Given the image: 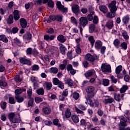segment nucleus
<instances>
[{
    "mask_svg": "<svg viewBox=\"0 0 130 130\" xmlns=\"http://www.w3.org/2000/svg\"><path fill=\"white\" fill-rule=\"evenodd\" d=\"M109 8L110 12L107 13L106 17L110 18V19H113L116 16V11H117V7H116V1H112L109 4Z\"/></svg>",
    "mask_w": 130,
    "mask_h": 130,
    "instance_id": "f257e3e1",
    "label": "nucleus"
},
{
    "mask_svg": "<svg viewBox=\"0 0 130 130\" xmlns=\"http://www.w3.org/2000/svg\"><path fill=\"white\" fill-rule=\"evenodd\" d=\"M98 58H99V57L97 56L95 54L92 55L90 53H87L85 55V59L86 60L88 61L84 60L82 62L83 67L85 69H87V68H88V66L89 65V63H91V64L94 65V62H95V60L98 59ZM88 61L89 62H88Z\"/></svg>",
    "mask_w": 130,
    "mask_h": 130,
    "instance_id": "f03ea898",
    "label": "nucleus"
},
{
    "mask_svg": "<svg viewBox=\"0 0 130 130\" xmlns=\"http://www.w3.org/2000/svg\"><path fill=\"white\" fill-rule=\"evenodd\" d=\"M85 91L87 95V98H89V99H90L93 98V97L95 96V87H94V86H87L85 88Z\"/></svg>",
    "mask_w": 130,
    "mask_h": 130,
    "instance_id": "7ed1b4c3",
    "label": "nucleus"
},
{
    "mask_svg": "<svg viewBox=\"0 0 130 130\" xmlns=\"http://www.w3.org/2000/svg\"><path fill=\"white\" fill-rule=\"evenodd\" d=\"M86 101L88 102V104L90 105V107L97 108L99 107V101L98 100H94L93 102L91 99L86 98Z\"/></svg>",
    "mask_w": 130,
    "mask_h": 130,
    "instance_id": "20e7f679",
    "label": "nucleus"
},
{
    "mask_svg": "<svg viewBox=\"0 0 130 130\" xmlns=\"http://www.w3.org/2000/svg\"><path fill=\"white\" fill-rule=\"evenodd\" d=\"M114 99L117 102H120L121 100H124V93H119L116 92V91L113 93Z\"/></svg>",
    "mask_w": 130,
    "mask_h": 130,
    "instance_id": "39448f33",
    "label": "nucleus"
},
{
    "mask_svg": "<svg viewBox=\"0 0 130 130\" xmlns=\"http://www.w3.org/2000/svg\"><path fill=\"white\" fill-rule=\"evenodd\" d=\"M62 18L63 17L60 15H51L49 17V19L51 20V21H53V22L57 21V22H58L59 23L62 21Z\"/></svg>",
    "mask_w": 130,
    "mask_h": 130,
    "instance_id": "423d86ee",
    "label": "nucleus"
},
{
    "mask_svg": "<svg viewBox=\"0 0 130 130\" xmlns=\"http://www.w3.org/2000/svg\"><path fill=\"white\" fill-rule=\"evenodd\" d=\"M101 70L103 73H111V66L103 63L101 65Z\"/></svg>",
    "mask_w": 130,
    "mask_h": 130,
    "instance_id": "0eeeda50",
    "label": "nucleus"
},
{
    "mask_svg": "<svg viewBox=\"0 0 130 130\" xmlns=\"http://www.w3.org/2000/svg\"><path fill=\"white\" fill-rule=\"evenodd\" d=\"M56 7L59 11L62 12L63 13H68V8L64 7V6L62 5L60 1L56 2Z\"/></svg>",
    "mask_w": 130,
    "mask_h": 130,
    "instance_id": "6e6552de",
    "label": "nucleus"
},
{
    "mask_svg": "<svg viewBox=\"0 0 130 130\" xmlns=\"http://www.w3.org/2000/svg\"><path fill=\"white\" fill-rule=\"evenodd\" d=\"M79 22L83 28H85V27H86V26H87L89 23L88 18L86 17H80L79 19Z\"/></svg>",
    "mask_w": 130,
    "mask_h": 130,
    "instance_id": "1a4fd4ad",
    "label": "nucleus"
},
{
    "mask_svg": "<svg viewBox=\"0 0 130 130\" xmlns=\"http://www.w3.org/2000/svg\"><path fill=\"white\" fill-rule=\"evenodd\" d=\"M19 61L22 64H26V66H32V62L31 60L28 59H26L24 57H20L19 58Z\"/></svg>",
    "mask_w": 130,
    "mask_h": 130,
    "instance_id": "9d476101",
    "label": "nucleus"
},
{
    "mask_svg": "<svg viewBox=\"0 0 130 130\" xmlns=\"http://www.w3.org/2000/svg\"><path fill=\"white\" fill-rule=\"evenodd\" d=\"M119 119H120V121L119 123V126H126L127 119H126L123 116H120Z\"/></svg>",
    "mask_w": 130,
    "mask_h": 130,
    "instance_id": "9b49d317",
    "label": "nucleus"
},
{
    "mask_svg": "<svg viewBox=\"0 0 130 130\" xmlns=\"http://www.w3.org/2000/svg\"><path fill=\"white\" fill-rule=\"evenodd\" d=\"M129 16L126 15L122 18V26H127L128 23H129Z\"/></svg>",
    "mask_w": 130,
    "mask_h": 130,
    "instance_id": "f8f14e48",
    "label": "nucleus"
},
{
    "mask_svg": "<svg viewBox=\"0 0 130 130\" xmlns=\"http://www.w3.org/2000/svg\"><path fill=\"white\" fill-rule=\"evenodd\" d=\"M19 22L20 23V26L21 28H22L23 29H26V28L27 27V25H28L27 20H26L25 18H22L20 19Z\"/></svg>",
    "mask_w": 130,
    "mask_h": 130,
    "instance_id": "ddd939ff",
    "label": "nucleus"
},
{
    "mask_svg": "<svg viewBox=\"0 0 130 130\" xmlns=\"http://www.w3.org/2000/svg\"><path fill=\"white\" fill-rule=\"evenodd\" d=\"M72 112H71V109L68 108H67L66 110L65 111V116H63L62 117V118L64 119V118H70L71 117H72Z\"/></svg>",
    "mask_w": 130,
    "mask_h": 130,
    "instance_id": "4468645a",
    "label": "nucleus"
},
{
    "mask_svg": "<svg viewBox=\"0 0 130 130\" xmlns=\"http://www.w3.org/2000/svg\"><path fill=\"white\" fill-rule=\"evenodd\" d=\"M102 45H103V43L101 40H97L95 42L94 47L96 50H100Z\"/></svg>",
    "mask_w": 130,
    "mask_h": 130,
    "instance_id": "2eb2a0df",
    "label": "nucleus"
},
{
    "mask_svg": "<svg viewBox=\"0 0 130 130\" xmlns=\"http://www.w3.org/2000/svg\"><path fill=\"white\" fill-rule=\"evenodd\" d=\"M72 11L74 14L77 15V14H79V5L77 4H74L72 7Z\"/></svg>",
    "mask_w": 130,
    "mask_h": 130,
    "instance_id": "dca6fc26",
    "label": "nucleus"
},
{
    "mask_svg": "<svg viewBox=\"0 0 130 130\" xmlns=\"http://www.w3.org/2000/svg\"><path fill=\"white\" fill-rule=\"evenodd\" d=\"M6 22L8 25H12L14 23V16L12 14H10L8 18L6 19Z\"/></svg>",
    "mask_w": 130,
    "mask_h": 130,
    "instance_id": "f3484780",
    "label": "nucleus"
},
{
    "mask_svg": "<svg viewBox=\"0 0 130 130\" xmlns=\"http://www.w3.org/2000/svg\"><path fill=\"white\" fill-rule=\"evenodd\" d=\"M0 86L3 87H7L8 86V83L6 82V77L4 76H1L0 79Z\"/></svg>",
    "mask_w": 130,
    "mask_h": 130,
    "instance_id": "a211bd4d",
    "label": "nucleus"
},
{
    "mask_svg": "<svg viewBox=\"0 0 130 130\" xmlns=\"http://www.w3.org/2000/svg\"><path fill=\"white\" fill-rule=\"evenodd\" d=\"M42 111L44 114L46 115H48L51 113V109H50L48 107H44L42 109Z\"/></svg>",
    "mask_w": 130,
    "mask_h": 130,
    "instance_id": "6ab92c4d",
    "label": "nucleus"
},
{
    "mask_svg": "<svg viewBox=\"0 0 130 130\" xmlns=\"http://www.w3.org/2000/svg\"><path fill=\"white\" fill-rule=\"evenodd\" d=\"M57 40L61 43H64L67 41V39L64 38V36L62 35H59L57 37Z\"/></svg>",
    "mask_w": 130,
    "mask_h": 130,
    "instance_id": "aec40b11",
    "label": "nucleus"
},
{
    "mask_svg": "<svg viewBox=\"0 0 130 130\" xmlns=\"http://www.w3.org/2000/svg\"><path fill=\"white\" fill-rule=\"evenodd\" d=\"M64 82L66 85H68L71 87L74 85V81L71 78H65Z\"/></svg>",
    "mask_w": 130,
    "mask_h": 130,
    "instance_id": "412c9836",
    "label": "nucleus"
},
{
    "mask_svg": "<svg viewBox=\"0 0 130 130\" xmlns=\"http://www.w3.org/2000/svg\"><path fill=\"white\" fill-rule=\"evenodd\" d=\"M71 118L72 119V121L75 123V124L79 123L80 119H79V117H78L77 115H72L71 116Z\"/></svg>",
    "mask_w": 130,
    "mask_h": 130,
    "instance_id": "4be33fe9",
    "label": "nucleus"
},
{
    "mask_svg": "<svg viewBox=\"0 0 130 130\" xmlns=\"http://www.w3.org/2000/svg\"><path fill=\"white\" fill-rule=\"evenodd\" d=\"M95 29H96V25H95V24H90L88 28L89 33H90V34L94 33V31H95Z\"/></svg>",
    "mask_w": 130,
    "mask_h": 130,
    "instance_id": "5701e85b",
    "label": "nucleus"
},
{
    "mask_svg": "<svg viewBox=\"0 0 130 130\" xmlns=\"http://www.w3.org/2000/svg\"><path fill=\"white\" fill-rule=\"evenodd\" d=\"M53 124L57 126V127H61V124L59 123V120L57 118L54 119L52 121Z\"/></svg>",
    "mask_w": 130,
    "mask_h": 130,
    "instance_id": "b1692460",
    "label": "nucleus"
},
{
    "mask_svg": "<svg viewBox=\"0 0 130 130\" xmlns=\"http://www.w3.org/2000/svg\"><path fill=\"white\" fill-rule=\"evenodd\" d=\"M45 85L46 86V89L47 91L51 90V88H52V84H51V82L46 81L45 82Z\"/></svg>",
    "mask_w": 130,
    "mask_h": 130,
    "instance_id": "393cba45",
    "label": "nucleus"
},
{
    "mask_svg": "<svg viewBox=\"0 0 130 130\" xmlns=\"http://www.w3.org/2000/svg\"><path fill=\"white\" fill-rule=\"evenodd\" d=\"M106 27H107V28L110 30H111V29L113 28V20L107 22L106 24Z\"/></svg>",
    "mask_w": 130,
    "mask_h": 130,
    "instance_id": "a878e982",
    "label": "nucleus"
},
{
    "mask_svg": "<svg viewBox=\"0 0 130 130\" xmlns=\"http://www.w3.org/2000/svg\"><path fill=\"white\" fill-rule=\"evenodd\" d=\"M88 41L90 42V44L91 45V48H93L94 47V44H95V39H94V36H90L88 38Z\"/></svg>",
    "mask_w": 130,
    "mask_h": 130,
    "instance_id": "bb28decb",
    "label": "nucleus"
},
{
    "mask_svg": "<svg viewBox=\"0 0 130 130\" xmlns=\"http://www.w3.org/2000/svg\"><path fill=\"white\" fill-rule=\"evenodd\" d=\"M99 10L101 12H102L103 14H106V13H107V7L105 5L100 6Z\"/></svg>",
    "mask_w": 130,
    "mask_h": 130,
    "instance_id": "cd10ccee",
    "label": "nucleus"
},
{
    "mask_svg": "<svg viewBox=\"0 0 130 130\" xmlns=\"http://www.w3.org/2000/svg\"><path fill=\"white\" fill-rule=\"evenodd\" d=\"M0 41H3L4 43H8L9 40L5 35H0Z\"/></svg>",
    "mask_w": 130,
    "mask_h": 130,
    "instance_id": "c85d7f7f",
    "label": "nucleus"
},
{
    "mask_svg": "<svg viewBox=\"0 0 130 130\" xmlns=\"http://www.w3.org/2000/svg\"><path fill=\"white\" fill-rule=\"evenodd\" d=\"M113 45L115 46V48H119V45H120V41L117 39H115L113 41Z\"/></svg>",
    "mask_w": 130,
    "mask_h": 130,
    "instance_id": "c756f323",
    "label": "nucleus"
},
{
    "mask_svg": "<svg viewBox=\"0 0 130 130\" xmlns=\"http://www.w3.org/2000/svg\"><path fill=\"white\" fill-rule=\"evenodd\" d=\"M15 99L16 100L18 103H22V102H23L24 100H25L24 98L20 95H16L15 96Z\"/></svg>",
    "mask_w": 130,
    "mask_h": 130,
    "instance_id": "7c9ffc66",
    "label": "nucleus"
},
{
    "mask_svg": "<svg viewBox=\"0 0 130 130\" xmlns=\"http://www.w3.org/2000/svg\"><path fill=\"white\" fill-rule=\"evenodd\" d=\"M127 90H128V86H127V85H124L120 89V93H121V94H123V93H125Z\"/></svg>",
    "mask_w": 130,
    "mask_h": 130,
    "instance_id": "2f4dec72",
    "label": "nucleus"
},
{
    "mask_svg": "<svg viewBox=\"0 0 130 130\" xmlns=\"http://www.w3.org/2000/svg\"><path fill=\"white\" fill-rule=\"evenodd\" d=\"M19 117L17 118L16 117H14V118L13 120H12V121L11 122V124L12 123H20L22 121V120H21V117H20V114L18 115Z\"/></svg>",
    "mask_w": 130,
    "mask_h": 130,
    "instance_id": "473e14b6",
    "label": "nucleus"
},
{
    "mask_svg": "<svg viewBox=\"0 0 130 130\" xmlns=\"http://www.w3.org/2000/svg\"><path fill=\"white\" fill-rule=\"evenodd\" d=\"M23 38L25 40H31L32 39V35L30 32H27L24 35Z\"/></svg>",
    "mask_w": 130,
    "mask_h": 130,
    "instance_id": "72a5a7b5",
    "label": "nucleus"
},
{
    "mask_svg": "<svg viewBox=\"0 0 130 130\" xmlns=\"http://www.w3.org/2000/svg\"><path fill=\"white\" fill-rule=\"evenodd\" d=\"M60 45L61 46H60V51L61 54L64 55V54H66V50H67V48H66V47L62 44H61Z\"/></svg>",
    "mask_w": 130,
    "mask_h": 130,
    "instance_id": "f704fd0d",
    "label": "nucleus"
},
{
    "mask_svg": "<svg viewBox=\"0 0 130 130\" xmlns=\"http://www.w3.org/2000/svg\"><path fill=\"white\" fill-rule=\"evenodd\" d=\"M122 36L125 40H128V39H129V36H128L127 32L125 30H122Z\"/></svg>",
    "mask_w": 130,
    "mask_h": 130,
    "instance_id": "c9c22d12",
    "label": "nucleus"
},
{
    "mask_svg": "<svg viewBox=\"0 0 130 130\" xmlns=\"http://www.w3.org/2000/svg\"><path fill=\"white\" fill-rule=\"evenodd\" d=\"M15 115H16V114L14 112H11L8 115V118L11 123L13 120L14 118H15Z\"/></svg>",
    "mask_w": 130,
    "mask_h": 130,
    "instance_id": "e433bc0d",
    "label": "nucleus"
},
{
    "mask_svg": "<svg viewBox=\"0 0 130 130\" xmlns=\"http://www.w3.org/2000/svg\"><path fill=\"white\" fill-rule=\"evenodd\" d=\"M29 101L28 102V107H31L34 105V99L32 98H28Z\"/></svg>",
    "mask_w": 130,
    "mask_h": 130,
    "instance_id": "4c0bfd02",
    "label": "nucleus"
},
{
    "mask_svg": "<svg viewBox=\"0 0 130 130\" xmlns=\"http://www.w3.org/2000/svg\"><path fill=\"white\" fill-rule=\"evenodd\" d=\"M36 92L38 95H44V89L43 88H39L37 89Z\"/></svg>",
    "mask_w": 130,
    "mask_h": 130,
    "instance_id": "58836bf2",
    "label": "nucleus"
},
{
    "mask_svg": "<svg viewBox=\"0 0 130 130\" xmlns=\"http://www.w3.org/2000/svg\"><path fill=\"white\" fill-rule=\"evenodd\" d=\"M113 102H115V101H114V99H113V98H112L110 99H105L104 100V103L106 104H108V103H109L110 104H111V103H113Z\"/></svg>",
    "mask_w": 130,
    "mask_h": 130,
    "instance_id": "ea45409f",
    "label": "nucleus"
},
{
    "mask_svg": "<svg viewBox=\"0 0 130 130\" xmlns=\"http://www.w3.org/2000/svg\"><path fill=\"white\" fill-rule=\"evenodd\" d=\"M120 46L121 47V49H124V50H126V49H127V43L125 42L121 43Z\"/></svg>",
    "mask_w": 130,
    "mask_h": 130,
    "instance_id": "a19ab883",
    "label": "nucleus"
},
{
    "mask_svg": "<svg viewBox=\"0 0 130 130\" xmlns=\"http://www.w3.org/2000/svg\"><path fill=\"white\" fill-rule=\"evenodd\" d=\"M47 6L49 8L53 9L54 8V2L52 0H49V2L47 3Z\"/></svg>",
    "mask_w": 130,
    "mask_h": 130,
    "instance_id": "79ce46f5",
    "label": "nucleus"
},
{
    "mask_svg": "<svg viewBox=\"0 0 130 130\" xmlns=\"http://www.w3.org/2000/svg\"><path fill=\"white\" fill-rule=\"evenodd\" d=\"M0 107L4 111L6 110L7 109V102H3L2 104L0 103Z\"/></svg>",
    "mask_w": 130,
    "mask_h": 130,
    "instance_id": "37998d69",
    "label": "nucleus"
},
{
    "mask_svg": "<svg viewBox=\"0 0 130 130\" xmlns=\"http://www.w3.org/2000/svg\"><path fill=\"white\" fill-rule=\"evenodd\" d=\"M14 42L15 44H16V45H18V46H20V45H21L22 43L21 41L19 39H18V38H14Z\"/></svg>",
    "mask_w": 130,
    "mask_h": 130,
    "instance_id": "c03bdc74",
    "label": "nucleus"
},
{
    "mask_svg": "<svg viewBox=\"0 0 130 130\" xmlns=\"http://www.w3.org/2000/svg\"><path fill=\"white\" fill-rule=\"evenodd\" d=\"M122 71V66L121 65L118 66L115 70L116 74H119Z\"/></svg>",
    "mask_w": 130,
    "mask_h": 130,
    "instance_id": "a18cd8bd",
    "label": "nucleus"
},
{
    "mask_svg": "<svg viewBox=\"0 0 130 130\" xmlns=\"http://www.w3.org/2000/svg\"><path fill=\"white\" fill-rule=\"evenodd\" d=\"M50 70L53 74H57V73H58V69L56 67H52Z\"/></svg>",
    "mask_w": 130,
    "mask_h": 130,
    "instance_id": "49530a36",
    "label": "nucleus"
},
{
    "mask_svg": "<svg viewBox=\"0 0 130 130\" xmlns=\"http://www.w3.org/2000/svg\"><path fill=\"white\" fill-rule=\"evenodd\" d=\"M9 103L10 104H16V101H15V98L13 96H10L9 98Z\"/></svg>",
    "mask_w": 130,
    "mask_h": 130,
    "instance_id": "de8ad7c7",
    "label": "nucleus"
},
{
    "mask_svg": "<svg viewBox=\"0 0 130 130\" xmlns=\"http://www.w3.org/2000/svg\"><path fill=\"white\" fill-rule=\"evenodd\" d=\"M71 21L72 24H74L76 26H78V21H77V19L74 16L71 17Z\"/></svg>",
    "mask_w": 130,
    "mask_h": 130,
    "instance_id": "09e8293b",
    "label": "nucleus"
},
{
    "mask_svg": "<svg viewBox=\"0 0 130 130\" xmlns=\"http://www.w3.org/2000/svg\"><path fill=\"white\" fill-rule=\"evenodd\" d=\"M42 121L43 123H45V125H48V126H50L52 124V122L47 120H42Z\"/></svg>",
    "mask_w": 130,
    "mask_h": 130,
    "instance_id": "8fccbe9b",
    "label": "nucleus"
},
{
    "mask_svg": "<svg viewBox=\"0 0 130 130\" xmlns=\"http://www.w3.org/2000/svg\"><path fill=\"white\" fill-rule=\"evenodd\" d=\"M39 69H40V67H39V66L38 64H34L32 66H31V71H37L39 70Z\"/></svg>",
    "mask_w": 130,
    "mask_h": 130,
    "instance_id": "3c124183",
    "label": "nucleus"
},
{
    "mask_svg": "<svg viewBox=\"0 0 130 130\" xmlns=\"http://www.w3.org/2000/svg\"><path fill=\"white\" fill-rule=\"evenodd\" d=\"M79 97H80V94H79V93L75 91L73 93V98L75 100H78V99H79Z\"/></svg>",
    "mask_w": 130,
    "mask_h": 130,
    "instance_id": "603ef678",
    "label": "nucleus"
},
{
    "mask_svg": "<svg viewBox=\"0 0 130 130\" xmlns=\"http://www.w3.org/2000/svg\"><path fill=\"white\" fill-rule=\"evenodd\" d=\"M46 32L48 34H54L55 30L53 28L50 27L46 31Z\"/></svg>",
    "mask_w": 130,
    "mask_h": 130,
    "instance_id": "864d4df0",
    "label": "nucleus"
},
{
    "mask_svg": "<svg viewBox=\"0 0 130 130\" xmlns=\"http://www.w3.org/2000/svg\"><path fill=\"white\" fill-rule=\"evenodd\" d=\"M15 81L16 83H20V82H22V79L20 78V75H16L14 78Z\"/></svg>",
    "mask_w": 130,
    "mask_h": 130,
    "instance_id": "5fc2aeb1",
    "label": "nucleus"
},
{
    "mask_svg": "<svg viewBox=\"0 0 130 130\" xmlns=\"http://www.w3.org/2000/svg\"><path fill=\"white\" fill-rule=\"evenodd\" d=\"M110 81L108 79H103V85L106 87L109 85Z\"/></svg>",
    "mask_w": 130,
    "mask_h": 130,
    "instance_id": "6e6d98bb",
    "label": "nucleus"
},
{
    "mask_svg": "<svg viewBox=\"0 0 130 130\" xmlns=\"http://www.w3.org/2000/svg\"><path fill=\"white\" fill-rule=\"evenodd\" d=\"M61 81L58 79L57 78H54L53 79V83L55 86H57Z\"/></svg>",
    "mask_w": 130,
    "mask_h": 130,
    "instance_id": "4d7b16f0",
    "label": "nucleus"
},
{
    "mask_svg": "<svg viewBox=\"0 0 130 130\" xmlns=\"http://www.w3.org/2000/svg\"><path fill=\"white\" fill-rule=\"evenodd\" d=\"M32 54L34 55V56H38L39 55V52H38L36 48H34L32 50Z\"/></svg>",
    "mask_w": 130,
    "mask_h": 130,
    "instance_id": "13d9d810",
    "label": "nucleus"
},
{
    "mask_svg": "<svg viewBox=\"0 0 130 130\" xmlns=\"http://www.w3.org/2000/svg\"><path fill=\"white\" fill-rule=\"evenodd\" d=\"M14 93L17 96H19L22 93V89L21 88H17L15 90Z\"/></svg>",
    "mask_w": 130,
    "mask_h": 130,
    "instance_id": "bf43d9fd",
    "label": "nucleus"
},
{
    "mask_svg": "<svg viewBox=\"0 0 130 130\" xmlns=\"http://www.w3.org/2000/svg\"><path fill=\"white\" fill-rule=\"evenodd\" d=\"M32 51L33 50H32V48L29 47L26 49V53L27 55H31V54H32Z\"/></svg>",
    "mask_w": 130,
    "mask_h": 130,
    "instance_id": "052dcab7",
    "label": "nucleus"
},
{
    "mask_svg": "<svg viewBox=\"0 0 130 130\" xmlns=\"http://www.w3.org/2000/svg\"><path fill=\"white\" fill-rule=\"evenodd\" d=\"M110 78L111 79L112 83H114V84H116V83H117V79H116L115 77H114V76L111 75L110 76Z\"/></svg>",
    "mask_w": 130,
    "mask_h": 130,
    "instance_id": "680f3d73",
    "label": "nucleus"
},
{
    "mask_svg": "<svg viewBox=\"0 0 130 130\" xmlns=\"http://www.w3.org/2000/svg\"><path fill=\"white\" fill-rule=\"evenodd\" d=\"M80 122V125L81 126H86V124L87 123V122H86V120H85L84 119H81Z\"/></svg>",
    "mask_w": 130,
    "mask_h": 130,
    "instance_id": "e2e57ef3",
    "label": "nucleus"
},
{
    "mask_svg": "<svg viewBox=\"0 0 130 130\" xmlns=\"http://www.w3.org/2000/svg\"><path fill=\"white\" fill-rule=\"evenodd\" d=\"M19 31V28L17 27H14L12 29V32L13 34H17Z\"/></svg>",
    "mask_w": 130,
    "mask_h": 130,
    "instance_id": "0e129e2a",
    "label": "nucleus"
},
{
    "mask_svg": "<svg viewBox=\"0 0 130 130\" xmlns=\"http://www.w3.org/2000/svg\"><path fill=\"white\" fill-rule=\"evenodd\" d=\"M36 103H40V102H42L43 101V99L40 97H36L35 98Z\"/></svg>",
    "mask_w": 130,
    "mask_h": 130,
    "instance_id": "69168bd1",
    "label": "nucleus"
},
{
    "mask_svg": "<svg viewBox=\"0 0 130 130\" xmlns=\"http://www.w3.org/2000/svg\"><path fill=\"white\" fill-rule=\"evenodd\" d=\"M67 57L69 59H73V53L72 51H69L67 53Z\"/></svg>",
    "mask_w": 130,
    "mask_h": 130,
    "instance_id": "338daca9",
    "label": "nucleus"
},
{
    "mask_svg": "<svg viewBox=\"0 0 130 130\" xmlns=\"http://www.w3.org/2000/svg\"><path fill=\"white\" fill-rule=\"evenodd\" d=\"M93 21H92V22L93 23V24H98V16L95 15L94 17H93Z\"/></svg>",
    "mask_w": 130,
    "mask_h": 130,
    "instance_id": "774afa93",
    "label": "nucleus"
}]
</instances>
